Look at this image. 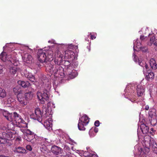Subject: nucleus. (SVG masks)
Masks as SVG:
<instances>
[{"mask_svg":"<svg viewBox=\"0 0 157 157\" xmlns=\"http://www.w3.org/2000/svg\"><path fill=\"white\" fill-rule=\"evenodd\" d=\"M144 67H145V68L146 69H147L148 68V65H147V64H146L145 63H144Z\"/></svg>","mask_w":157,"mask_h":157,"instance_id":"50","label":"nucleus"},{"mask_svg":"<svg viewBox=\"0 0 157 157\" xmlns=\"http://www.w3.org/2000/svg\"><path fill=\"white\" fill-rule=\"evenodd\" d=\"M26 148L29 151H31L32 150V148L30 145H27L26 146Z\"/></svg>","mask_w":157,"mask_h":157,"instance_id":"44","label":"nucleus"},{"mask_svg":"<svg viewBox=\"0 0 157 157\" xmlns=\"http://www.w3.org/2000/svg\"><path fill=\"white\" fill-rule=\"evenodd\" d=\"M12 120L10 122L14 121L16 125L19 127L25 128L27 127V124L21 118V116L16 112L12 114Z\"/></svg>","mask_w":157,"mask_h":157,"instance_id":"3","label":"nucleus"},{"mask_svg":"<svg viewBox=\"0 0 157 157\" xmlns=\"http://www.w3.org/2000/svg\"><path fill=\"white\" fill-rule=\"evenodd\" d=\"M8 127L9 129L12 130L14 129L13 125L12 124V123H11L10 124H8Z\"/></svg>","mask_w":157,"mask_h":157,"instance_id":"41","label":"nucleus"},{"mask_svg":"<svg viewBox=\"0 0 157 157\" xmlns=\"http://www.w3.org/2000/svg\"><path fill=\"white\" fill-rule=\"evenodd\" d=\"M144 87L140 85H138L137 86L136 92L138 96H142L144 94Z\"/></svg>","mask_w":157,"mask_h":157,"instance_id":"12","label":"nucleus"},{"mask_svg":"<svg viewBox=\"0 0 157 157\" xmlns=\"http://www.w3.org/2000/svg\"><path fill=\"white\" fill-rule=\"evenodd\" d=\"M21 140V138L20 137H17L16 138V140L18 141H20Z\"/></svg>","mask_w":157,"mask_h":157,"instance_id":"54","label":"nucleus"},{"mask_svg":"<svg viewBox=\"0 0 157 157\" xmlns=\"http://www.w3.org/2000/svg\"><path fill=\"white\" fill-rule=\"evenodd\" d=\"M17 100L22 106H24L27 105L28 101L25 98L24 94L21 92L18 93L17 95Z\"/></svg>","mask_w":157,"mask_h":157,"instance_id":"9","label":"nucleus"},{"mask_svg":"<svg viewBox=\"0 0 157 157\" xmlns=\"http://www.w3.org/2000/svg\"><path fill=\"white\" fill-rule=\"evenodd\" d=\"M13 151L16 154L23 155L27 153V150L23 147L18 146L13 147Z\"/></svg>","mask_w":157,"mask_h":157,"instance_id":"10","label":"nucleus"},{"mask_svg":"<svg viewBox=\"0 0 157 157\" xmlns=\"http://www.w3.org/2000/svg\"><path fill=\"white\" fill-rule=\"evenodd\" d=\"M63 55L61 54L59 55V56L56 54H55V58L54 60V62L56 64L55 65H59L60 63L62 61V57Z\"/></svg>","mask_w":157,"mask_h":157,"instance_id":"17","label":"nucleus"},{"mask_svg":"<svg viewBox=\"0 0 157 157\" xmlns=\"http://www.w3.org/2000/svg\"><path fill=\"white\" fill-rule=\"evenodd\" d=\"M6 58L5 53L2 52L1 54L0 55V58L2 60L4 61Z\"/></svg>","mask_w":157,"mask_h":157,"instance_id":"39","label":"nucleus"},{"mask_svg":"<svg viewBox=\"0 0 157 157\" xmlns=\"http://www.w3.org/2000/svg\"><path fill=\"white\" fill-rule=\"evenodd\" d=\"M6 136L5 139H3L2 138L0 139V144H5L6 142V139H10L12 138V135L11 134H10L8 133L5 134Z\"/></svg>","mask_w":157,"mask_h":157,"instance_id":"20","label":"nucleus"},{"mask_svg":"<svg viewBox=\"0 0 157 157\" xmlns=\"http://www.w3.org/2000/svg\"><path fill=\"white\" fill-rule=\"evenodd\" d=\"M133 56L134 57V59H133L134 60L135 62H136L137 59H136V56H135V54L134 53H133Z\"/></svg>","mask_w":157,"mask_h":157,"instance_id":"47","label":"nucleus"},{"mask_svg":"<svg viewBox=\"0 0 157 157\" xmlns=\"http://www.w3.org/2000/svg\"><path fill=\"white\" fill-rule=\"evenodd\" d=\"M18 84L21 86L22 87L24 88L28 87L30 85V83L29 82H26L23 81H18L17 82Z\"/></svg>","mask_w":157,"mask_h":157,"instance_id":"23","label":"nucleus"},{"mask_svg":"<svg viewBox=\"0 0 157 157\" xmlns=\"http://www.w3.org/2000/svg\"><path fill=\"white\" fill-rule=\"evenodd\" d=\"M74 52L71 50H66L65 52V55L66 57L69 58V56L73 55L74 56Z\"/></svg>","mask_w":157,"mask_h":157,"instance_id":"32","label":"nucleus"},{"mask_svg":"<svg viewBox=\"0 0 157 157\" xmlns=\"http://www.w3.org/2000/svg\"><path fill=\"white\" fill-rule=\"evenodd\" d=\"M98 131V129L95 127H93L89 130V134L90 137H93L95 136L96 133Z\"/></svg>","mask_w":157,"mask_h":157,"instance_id":"19","label":"nucleus"},{"mask_svg":"<svg viewBox=\"0 0 157 157\" xmlns=\"http://www.w3.org/2000/svg\"><path fill=\"white\" fill-rule=\"evenodd\" d=\"M94 125L96 127H98L99 125V122L98 121H96L94 123Z\"/></svg>","mask_w":157,"mask_h":157,"instance_id":"43","label":"nucleus"},{"mask_svg":"<svg viewBox=\"0 0 157 157\" xmlns=\"http://www.w3.org/2000/svg\"><path fill=\"white\" fill-rule=\"evenodd\" d=\"M38 60L41 63L46 62V51L45 50L40 49L38 51L37 54Z\"/></svg>","mask_w":157,"mask_h":157,"instance_id":"6","label":"nucleus"},{"mask_svg":"<svg viewBox=\"0 0 157 157\" xmlns=\"http://www.w3.org/2000/svg\"><path fill=\"white\" fill-rule=\"evenodd\" d=\"M0 112L2 114L7 121H10L12 120L11 118L12 113H10L7 111L4 110H0Z\"/></svg>","mask_w":157,"mask_h":157,"instance_id":"11","label":"nucleus"},{"mask_svg":"<svg viewBox=\"0 0 157 157\" xmlns=\"http://www.w3.org/2000/svg\"><path fill=\"white\" fill-rule=\"evenodd\" d=\"M133 44V48L134 51H139L140 49L142 47L141 43L138 39H137L136 41L134 42Z\"/></svg>","mask_w":157,"mask_h":157,"instance_id":"15","label":"nucleus"},{"mask_svg":"<svg viewBox=\"0 0 157 157\" xmlns=\"http://www.w3.org/2000/svg\"><path fill=\"white\" fill-rule=\"evenodd\" d=\"M43 84H44L45 87L43 91V93L40 92L38 91L37 93V97L38 99L40 101L42 104H44L45 101H47L48 100V94L50 88V82L47 79L44 80H42Z\"/></svg>","mask_w":157,"mask_h":157,"instance_id":"1","label":"nucleus"},{"mask_svg":"<svg viewBox=\"0 0 157 157\" xmlns=\"http://www.w3.org/2000/svg\"><path fill=\"white\" fill-rule=\"evenodd\" d=\"M129 99L132 102H135V100L134 99Z\"/></svg>","mask_w":157,"mask_h":157,"instance_id":"53","label":"nucleus"},{"mask_svg":"<svg viewBox=\"0 0 157 157\" xmlns=\"http://www.w3.org/2000/svg\"><path fill=\"white\" fill-rule=\"evenodd\" d=\"M71 66L67 65L65 71L63 70V71L61 74L65 76H67L69 78V79H73L76 77L78 75L77 72L76 70L73 69L71 70Z\"/></svg>","mask_w":157,"mask_h":157,"instance_id":"4","label":"nucleus"},{"mask_svg":"<svg viewBox=\"0 0 157 157\" xmlns=\"http://www.w3.org/2000/svg\"><path fill=\"white\" fill-rule=\"evenodd\" d=\"M25 135H30L35 134L34 133L31 131L29 129H27L24 131V132Z\"/></svg>","mask_w":157,"mask_h":157,"instance_id":"36","label":"nucleus"},{"mask_svg":"<svg viewBox=\"0 0 157 157\" xmlns=\"http://www.w3.org/2000/svg\"><path fill=\"white\" fill-rule=\"evenodd\" d=\"M148 114L149 117L151 118H150L157 117L156 114V110L154 109L150 110Z\"/></svg>","mask_w":157,"mask_h":157,"instance_id":"25","label":"nucleus"},{"mask_svg":"<svg viewBox=\"0 0 157 157\" xmlns=\"http://www.w3.org/2000/svg\"><path fill=\"white\" fill-rule=\"evenodd\" d=\"M51 122H50L47 120L44 122V125L46 128H47L48 129H49L51 127Z\"/></svg>","mask_w":157,"mask_h":157,"instance_id":"35","label":"nucleus"},{"mask_svg":"<svg viewBox=\"0 0 157 157\" xmlns=\"http://www.w3.org/2000/svg\"><path fill=\"white\" fill-rule=\"evenodd\" d=\"M46 70L47 71L52 74H58L60 76H63L61 74L63 71V68L60 65H53L50 63H48L47 66H45Z\"/></svg>","mask_w":157,"mask_h":157,"instance_id":"2","label":"nucleus"},{"mask_svg":"<svg viewBox=\"0 0 157 157\" xmlns=\"http://www.w3.org/2000/svg\"><path fill=\"white\" fill-rule=\"evenodd\" d=\"M6 95V93L5 90L2 88H0V97L5 98Z\"/></svg>","mask_w":157,"mask_h":157,"instance_id":"29","label":"nucleus"},{"mask_svg":"<svg viewBox=\"0 0 157 157\" xmlns=\"http://www.w3.org/2000/svg\"><path fill=\"white\" fill-rule=\"evenodd\" d=\"M17 70V67L16 66H13L10 68V71L11 74H14L16 73Z\"/></svg>","mask_w":157,"mask_h":157,"instance_id":"34","label":"nucleus"},{"mask_svg":"<svg viewBox=\"0 0 157 157\" xmlns=\"http://www.w3.org/2000/svg\"><path fill=\"white\" fill-rule=\"evenodd\" d=\"M149 120L151 124L153 126L157 124V117L149 118Z\"/></svg>","mask_w":157,"mask_h":157,"instance_id":"31","label":"nucleus"},{"mask_svg":"<svg viewBox=\"0 0 157 157\" xmlns=\"http://www.w3.org/2000/svg\"><path fill=\"white\" fill-rule=\"evenodd\" d=\"M90 37L91 39L92 40L95 39L96 38V36H94L93 35H91Z\"/></svg>","mask_w":157,"mask_h":157,"instance_id":"52","label":"nucleus"},{"mask_svg":"<svg viewBox=\"0 0 157 157\" xmlns=\"http://www.w3.org/2000/svg\"><path fill=\"white\" fill-rule=\"evenodd\" d=\"M144 157H146V155L144 154Z\"/></svg>","mask_w":157,"mask_h":157,"instance_id":"58","label":"nucleus"},{"mask_svg":"<svg viewBox=\"0 0 157 157\" xmlns=\"http://www.w3.org/2000/svg\"><path fill=\"white\" fill-rule=\"evenodd\" d=\"M155 39V37L154 36H153L152 37H151L150 38V41H151V42H152L154 44V41L153 40H154V39Z\"/></svg>","mask_w":157,"mask_h":157,"instance_id":"46","label":"nucleus"},{"mask_svg":"<svg viewBox=\"0 0 157 157\" xmlns=\"http://www.w3.org/2000/svg\"><path fill=\"white\" fill-rule=\"evenodd\" d=\"M150 64L151 68L155 70L157 68V64L155 60L153 59H151L150 61Z\"/></svg>","mask_w":157,"mask_h":157,"instance_id":"24","label":"nucleus"},{"mask_svg":"<svg viewBox=\"0 0 157 157\" xmlns=\"http://www.w3.org/2000/svg\"><path fill=\"white\" fill-rule=\"evenodd\" d=\"M144 62H140V60H139V62H138V64L141 66L142 67H144Z\"/></svg>","mask_w":157,"mask_h":157,"instance_id":"42","label":"nucleus"},{"mask_svg":"<svg viewBox=\"0 0 157 157\" xmlns=\"http://www.w3.org/2000/svg\"><path fill=\"white\" fill-rule=\"evenodd\" d=\"M144 39V36H141L140 37V39L141 40H143Z\"/></svg>","mask_w":157,"mask_h":157,"instance_id":"48","label":"nucleus"},{"mask_svg":"<svg viewBox=\"0 0 157 157\" xmlns=\"http://www.w3.org/2000/svg\"><path fill=\"white\" fill-rule=\"evenodd\" d=\"M149 109V106L148 105H147L145 106V109L146 110H147Z\"/></svg>","mask_w":157,"mask_h":157,"instance_id":"51","label":"nucleus"},{"mask_svg":"<svg viewBox=\"0 0 157 157\" xmlns=\"http://www.w3.org/2000/svg\"><path fill=\"white\" fill-rule=\"evenodd\" d=\"M13 92L15 93H17L20 91V89L18 87H16L13 88Z\"/></svg>","mask_w":157,"mask_h":157,"instance_id":"38","label":"nucleus"},{"mask_svg":"<svg viewBox=\"0 0 157 157\" xmlns=\"http://www.w3.org/2000/svg\"><path fill=\"white\" fill-rule=\"evenodd\" d=\"M47 109L46 107H44L43 109V113H42V120L45 119L48 115L47 113Z\"/></svg>","mask_w":157,"mask_h":157,"instance_id":"30","label":"nucleus"},{"mask_svg":"<svg viewBox=\"0 0 157 157\" xmlns=\"http://www.w3.org/2000/svg\"><path fill=\"white\" fill-rule=\"evenodd\" d=\"M24 94L25 95V98L28 101V100H30L33 98V94L31 92L25 93Z\"/></svg>","mask_w":157,"mask_h":157,"instance_id":"28","label":"nucleus"},{"mask_svg":"<svg viewBox=\"0 0 157 157\" xmlns=\"http://www.w3.org/2000/svg\"><path fill=\"white\" fill-rule=\"evenodd\" d=\"M48 42H50V40L48 41Z\"/></svg>","mask_w":157,"mask_h":157,"instance_id":"60","label":"nucleus"},{"mask_svg":"<svg viewBox=\"0 0 157 157\" xmlns=\"http://www.w3.org/2000/svg\"><path fill=\"white\" fill-rule=\"evenodd\" d=\"M35 134L30 135H24V139L28 141H31L35 138Z\"/></svg>","mask_w":157,"mask_h":157,"instance_id":"27","label":"nucleus"},{"mask_svg":"<svg viewBox=\"0 0 157 157\" xmlns=\"http://www.w3.org/2000/svg\"><path fill=\"white\" fill-rule=\"evenodd\" d=\"M146 78L148 80L153 79L154 77V74L151 71L148 70L146 73Z\"/></svg>","mask_w":157,"mask_h":157,"instance_id":"21","label":"nucleus"},{"mask_svg":"<svg viewBox=\"0 0 157 157\" xmlns=\"http://www.w3.org/2000/svg\"><path fill=\"white\" fill-rule=\"evenodd\" d=\"M90 118L88 116L84 115L79 118L78 124V128L80 130H85V126L86 125L89 123Z\"/></svg>","mask_w":157,"mask_h":157,"instance_id":"5","label":"nucleus"},{"mask_svg":"<svg viewBox=\"0 0 157 157\" xmlns=\"http://www.w3.org/2000/svg\"><path fill=\"white\" fill-rule=\"evenodd\" d=\"M46 62L47 61L49 62L53 59V53L52 50H49L46 51Z\"/></svg>","mask_w":157,"mask_h":157,"instance_id":"13","label":"nucleus"},{"mask_svg":"<svg viewBox=\"0 0 157 157\" xmlns=\"http://www.w3.org/2000/svg\"><path fill=\"white\" fill-rule=\"evenodd\" d=\"M66 63L67 64V65H70L71 66V70H72V69H75L78 66V64L77 62H74L72 63V64H70V62L68 61H66Z\"/></svg>","mask_w":157,"mask_h":157,"instance_id":"26","label":"nucleus"},{"mask_svg":"<svg viewBox=\"0 0 157 157\" xmlns=\"http://www.w3.org/2000/svg\"><path fill=\"white\" fill-rule=\"evenodd\" d=\"M51 151L52 153L56 155L62 153L61 149L60 147L55 145L51 147Z\"/></svg>","mask_w":157,"mask_h":157,"instance_id":"14","label":"nucleus"},{"mask_svg":"<svg viewBox=\"0 0 157 157\" xmlns=\"http://www.w3.org/2000/svg\"><path fill=\"white\" fill-rule=\"evenodd\" d=\"M31 118L38 121L39 122L42 121V116L41 112L39 108H36L35 110L34 113L30 115Z\"/></svg>","mask_w":157,"mask_h":157,"instance_id":"8","label":"nucleus"},{"mask_svg":"<svg viewBox=\"0 0 157 157\" xmlns=\"http://www.w3.org/2000/svg\"><path fill=\"white\" fill-rule=\"evenodd\" d=\"M151 131H153V128H151Z\"/></svg>","mask_w":157,"mask_h":157,"instance_id":"56","label":"nucleus"},{"mask_svg":"<svg viewBox=\"0 0 157 157\" xmlns=\"http://www.w3.org/2000/svg\"><path fill=\"white\" fill-rule=\"evenodd\" d=\"M124 91H125V94L126 95H127L128 94V95H129L130 94H128V91H127V89H125Z\"/></svg>","mask_w":157,"mask_h":157,"instance_id":"49","label":"nucleus"},{"mask_svg":"<svg viewBox=\"0 0 157 157\" xmlns=\"http://www.w3.org/2000/svg\"><path fill=\"white\" fill-rule=\"evenodd\" d=\"M140 128L144 134H147L149 132V127L146 124L144 123L141 124L140 125Z\"/></svg>","mask_w":157,"mask_h":157,"instance_id":"18","label":"nucleus"},{"mask_svg":"<svg viewBox=\"0 0 157 157\" xmlns=\"http://www.w3.org/2000/svg\"><path fill=\"white\" fill-rule=\"evenodd\" d=\"M93 133H94V132H93V133H92H92L91 132V134H93Z\"/></svg>","mask_w":157,"mask_h":157,"instance_id":"59","label":"nucleus"},{"mask_svg":"<svg viewBox=\"0 0 157 157\" xmlns=\"http://www.w3.org/2000/svg\"><path fill=\"white\" fill-rule=\"evenodd\" d=\"M32 59V56L28 54H25L23 59V61L27 63H30L31 62Z\"/></svg>","mask_w":157,"mask_h":157,"instance_id":"22","label":"nucleus"},{"mask_svg":"<svg viewBox=\"0 0 157 157\" xmlns=\"http://www.w3.org/2000/svg\"><path fill=\"white\" fill-rule=\"evenodd\" d=\"M24 75L25 77L31 81L33 82H36V79L35 77L31 73L26 72L25 73Z\"/></svg>","mask_w":157,"mask_h":157,"instance_id":"16","label":"nucleus"},{"mask_svg":"<svg viewBox=\"0 0 157 157\" xmlns=\"http://www.w3.org/2000/svg\"><path fill=\"white\" fill-rule=\"evenodd\" d=\"M6 46H4L3 47V48H6Z\"/></svg>","mask_w":157,"mask_h":157,"instance_id":"57","label":"nucleus"},{"mask_svg":"<svg viewBox=\"0 0 157 157\" xmlns=\"http://www.w3.org/2000/svg\"><path fill=\"white\" fill-rule=\"evenodd\" d=\"M40 150L42 152L45 154H47L48 153V150L45 145H44L43 147H40Z\"/></svg>","mask_w":157,"mask_h":157,"instance_id":"37","label":"nucleus"},{"mask_svg":"<svg viewBox=\"0 0 157 157\" xmlns=\"http://www.w3.org/2000/svg\"><path fill=\"white\" fill-rule=\"evenodd\" d=\"M0 157H11V156H5L3 155H0Z\"/></svg>","mask_w":157,"mask_h":157,"instance_id":"55","label":"nucleus"},{"mask_svg":"<svg viewBox=\"0 0 157 157\" xmlns=\"http://www.w3.org/2000/svg\"><path fill=\"white\" fill-rule=\"evenodd\" d=\"M145 144L148 150L149 148L151 149L153 152L157 155V144L153 139H151L149 143L147 142Z\"/></svg>","mask_w":157,"mask_h":157,"instance_id":"7","label":"nucleus"},{"mask_svg":"<svg viewBox=\"0 0 157 157\" xmlns=\"http://www.w3.org/2000/svg\"><path fill=\"white\" fill-rule=\"evenodd\" d=\"M8 100L10 99V98H13V95L12 94H10L8 95Z\"/></svg>","mask_w":157,"mask_h":157,"instance_id":"45","label":"nucleus"},{"mask_svg":"<svg viewBox=\"0 0 157 157\" xmlns=\"http://www.w3.org/2000/svg\"><path fill=\"white\" fill-rule=\"evenodd\" d=\"M140 49L143 52H146L147 50V48L146 47H142Z\"/></svg>","mask_w":157,"mask_h":157,"instance_id":"40","label":"nucleus"},{"mask_svg":"<svg viewBox=\"0 0 157 157\" xmlns=\"http://www.w3.org/2000/svg\"><path fill=\"white\" fill-rule=\"evenodd\" d=\"M10 61L12 63V62L10 60Z\"/></svg>","mask_w":157,"mask_h":157,"instance_id":"61","label":"nucleus"},{"mask_svg":"<svg viewBox=\"0 0 157 157\" xmlns=\"http://www.w3.org/2000/svg\"><path fill=\"white\" fill-rule=\"evenodd\" d=\"M83 155L84 156L86 157H98L94 154L92 153H90L88 152H86L84 153Z\"/></svg>","mask_w":157,"mask_h":157,"instance_id":"33","label":"nucleus"}]
</instances>
